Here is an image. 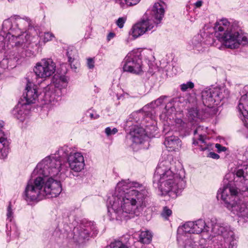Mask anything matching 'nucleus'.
Here are the masks:
<instances>
[{
    "instance_id": "f257e3e1",
    "label": "nucleus",
    "mask_w": 248,
    "mask_h": 248,
    "mask_svg": "<svg viewBox=\"0 0 248 248\" xmlns=\"http://www.w3.org/2000/svg\"><path fill=\"white\" fill-rule=\"evenodd\" d=\"M62 163L60 159L47 157L39 163L34 170L43 177L38 176L29 181L25 190L27 201H38L43 197H56L62 191L60 181L52 177L60 171Z\"/></svg>"
},
{
    "instance_id": "f03ea898",
    "label": "nucleus",
    "mask_w": 248,
    "mask_h": 248,
    "mask_svg": "<svg viewBox=\"0 0 248 248\" xmlns=\"http://www.w3.org/2000/svg\"><path fill=\"white\" fill-rule=\"evenodd\" d=\"M62 163L60 159L47 157L39 163L34 170L43 177L38 176L29 181L25 190L27 201H38L43 197H56L62 191L60 181L52 177L60 171Z\"/></svg>"
},
{
    "instance_id": "7ed1b4c3",
    "label": "nucleus",
    "mask_w": 248,
    "mask_h": 248,
    "mask_svg": "<svg viewBox=\"0 0 248 248\" xmlns=\"http://www.w3.org/2000/svg\"><path fill=\"white\" fill-rule=\"evenodd\" d=\"M140 184L127 180L119 182L116 187V196L114 198L111 208L114 210L116 219L130 218L140 215L143 209L146 207L147 198V191L142 189H128L132 187L138 188Z\"/></svg>"
},
{
    "instance_id": "20e7f679",
    "label": "nucleus",
    "mask_w": 248,
    "mask_h": 248,
    "mask_svg": "<svg viewBox=\"0 0 248 248\" xmlns=\"http://www.w3.org/2000/svg\"><path fill=\"white\" fill-rule=\"evenodd\" d=\"M170 164L168 161L160 162L156 169L154 176L153 182L156 184L162 194H177L185 186L184 177L175 174L171 170Z\"/></svg>"
},
{
    "instance_id": "39448f33",
    "label": "nucleus",
    "mask_w": 248,
    "mask_h": 248,
    "mask_svg": "<svg viewBox=\"0 0 248 248\" xmlns=\"http://www.w3.org/2000/svg\"><path fill=\"white\" fill-rule=\"evenodd\" d=\"M208 231L205 221L199 219L195 222H187L178 230L177 240L183 245L184 248H197L196 242L191 233H200Z\"/></svg>"
},
{
    "instance_id": "423d86ee",
    "label": "nucleus",
    "mask_w": 248,
    "mask_h": 248,
    "mask_svg": "<svg viewBox=\"0 0 248 248\" xmlns=\"http://www.w3.org/2000/svg\"><path fill=\"white\" fill-rule=\"evenodd\" d=\"M220 193L221 198L225 204V206L234 214L242 217H248V208L245 203L239 200L237 197V191L230 186H225L220 189L218 195Z\"/></svg>"
},
{
    "instance_id": "0eeeda50",
    "label": "nucleus",
    "mask_w": 248,
    "mask_h": 248,
    "mask_svg": "<svg viewBox=\"0 0 248 248\" xmlns=\"http://www.w3.org/2000/svg\"><path fill=\"white\" fill-rule=\"evenodd\" d=\"M230 92L225 88L205 89L202 92V102L205 106L212 107L217 105L225 98L229 96Z\"/></svg>"
},
{
    "instance_id": "6e6552de",
    "label": "nucleus",
    "mask_w": 248,
    "mask_h": 248,
    "mask_svg": "<svg viewBox=\"0 0 248 248\" xmlns=\"http://www.w3.org/2000/svg\"><path fill=\"white\" fill-rule=\"evenodd\" d=\"M217 38L226 47L231 49L237 48L240 45L248 44V36L233 29L229 32H224L221 36L217 35Z\"/></svg>"
},
{
    "instance_id": "1a4fd4ad",
    "label": "nucleus",
    "mask_w": 248,
    "mask_h": 248,
    "mask_svg": "<svg viewBox=\"0 0 248 248\" xmlns=\"http://www.w3.org/2000/svg\"><path fill=\"white\" fill-rule=\"evenodd\" d=\"M124 62V71L137 75L141 74L143 72L140 55L138 51H131L129 53Z\"/></svg>"
},
{
    "instance_id": "9d476101",
    "label": "nucleus",
    "mask_w": 248,
    "mask_h": 248,
    "mask_svg": "<svg viewBox=\"0 0 248 248\" xmlns=\"http://www.w3.org/2000/svg\"><path fill=\"white\" fill-rule=\"evenodd\" d=\"M33 70L38 78L46 79L55 73L56 64L51 59H43L36 64Z\"/></svg>"
},
{
    "instance_id": "9b49d317",
    "label": "nucleus",
    "mask_w": 248,
    "mask_h": 248,
    "mask_svg": "<svg viewBox=\"0 0 248 248\" xmlns=\"http://www.w3.org/2000/svg\"><path fill=\"white\" fill-rule=\"evenodd\" d=\"M155 27L153 20L150 19L143 20L134 25L131 31V34L136 38L145 32L151 31Z\"/></svg>"
},
{
    "instance_id": "f8f14e48",
    "label": "nucleus",
    "mask_w": 248,
    "mask_h": 248,
    "mask_svg": "<svg viewBox=\"0 0 248 248\" xmlns=\"http://www.w3.org/2000/svg\"><path fill=\"white\" fill-rule=\"evenodd\" d=\"M70 168L76 172H79L84 169L85 163L83 156L80 153H71L68 158Z\"/></svg>"
},
{
    "instance_id": "ddd939ff",
    "label": "nucleus",
    "mask_w": 248,
    "mask_h": 248,
    "mask_svg": "<svg viewBox=\"0 0 248 248\" xmlns=\"http://www.w3.org/2000/svg\"><path fill=\"white\" fill-rule=\"evenodd\" d=\"M26 47L27 45L24 42H21L19 41H17L13 49L8 52L6 56V58L3 59H8V63L10 61H16L20 57L23 56L22 52Z\"/></svg>"
},
{
    "instance_id": "4468645a",
    "label": "nucleus",
    "mask_w": 248,
    "mask_h": 248,
    "mask_svg": "<svg viewBox=\"0 0 248 248\" xmlns=\"http://www.w3.org/2000/svg\"><path fill=\"white\" fill-rule=\"evenodd\" d=\"M166 6L165 3L160 1L155 2L152 9V16L154 25H157L161 22L165 13V9Z\"/></svg>"
},
{
    "instance_id": "2eb2a0df",
    "label": "nucleus",
    "mask_w": 248,
    "mask_h": 248,
    "mask_svg": "<svg viewBox=\"0 0 248 248\" xmlns=\"http://www.w3.org/2000/svg\"><path fill=\"white\" fill-rule=\"evenodd\" d=\"M232 29V25L226 18H222L217 21L215 25L214 30L215 35L217 38V35L221 36L224 32H229Z\"/></svg>"
},
{
    "instance_id": "dca6fc26",
    "label": "nucleus",
    "mask_w": 248,
    "mask_h": 248,
    "mask_svg": "<svg viewBox=\"0 0 248 248\" xmlns=\"http://www.w3.org/2000/svg\"><path fill=\"white\" fill-rule=\"evenodd\" d=\"M217 235L222 236L224 238L227 239L230 236H232V232L229 231L220 223L216 222L212 224V234L210 237L212 238Z\"/></svg>"
},
{
    "instance_id": "f3484780",
    "label": "nucleus",
    "mask_w": 248,
    "mask_h": 248,
    "mask_svg": "<svg viewBox=\"0 0 248 248\" xmlns=\"http://www.w3.org/2000/svg\"><path fill=\"white\" fill-rule=\"evenodd\" d=\"M130 135L132 141L136 144L141 143L146 136L144 129L141 127L134 128L130 131Z\"/></svg>"
},
{
    "instance_id": "a211bd4d",
    "label": "nucleus",
    "mask_w": 248,
    "mask_h": 248,
    "mask_svg": "<svg viewBox=\"0 0 248 248\" xmlns=\"http://www.w3.org/2000/svg\"><path fill=\"white\" fill-rule=\"evenodd\" d=\"M164 143L170 151L179 149L181 147V141L178 137L171 136L166 138Z\"/></svg>"
},
{
    "instance_id": "6ab92c4d",
    "label": "nucleus",
    "mask_w": 248,
    "mask_h": 248,
    "mask_svg": "<svg viewBox=\"0 0 248 248\" xmlns=\"http://www.w3.org/2000/svg\"><path fill=\"white\" fill-rule=\"evenodd\" d=\"M26 90V96L24 97L26 100V104L29 105L34 103L38 97V93L36 87L34 85L31 87L28 84Z\"/></svg>"
},
{
    "instance_id": "aec40b11",
    "label": "nucleus",
    "mask_w": 248,
    "mask_h": 248,
    "mask_svg": "<svg viewBox=\"0 0 248 248\" xmlns=\"http://www.w3.org/2000/svg\"><path fill=\"white\" fill-rule=\"evenodd\" d=\"M27 108L28 105L26 103H19L14 108L13 113L17 119L23 121L29 112Z\"/></svg>"
},
{
    "instance_id": "412c9836",
    "label": "nucleus",
    "mask_w": 248,
    "mask_h": 248,
    "mask_svg": "<svg viewBox=\"0 0 248 248\" xmlns=\"http://www.w3.org/2000/svg\"><path fill=\"white\" fill-rule=\"evenodd\" d=\"M9 153V142L4 132L0 129V157H6Z\"/></svg>"
},
{
    "instance_id": "4be33fe9",
    "label": "nucleus",
    "mask_w": 248,
    "mask_h": 248,
    "mask_svg": "<svg viewBox=\"0 0 248 248\" xmlns=\"http://www.w3.org/2000/svg\"><path fill=\"white\" fill-rule=\"evenodd\" d=\"M238 109L244 117L248 116V95L245 94L241 97Z\"/></svg>"
},
{
    "instance_id": "5701e85b",
    "label": "nucleus",
    "mask_w": 248,
    "mask_h": 248,
    "mask_svg": "<svg viewBox=\"0 0 248 248\" xmlns=\"http://www.w3.org/2000/svg\"><path fill=\"white\" fill-rule=\"evenodd\" d=\"M153 235L148 231H142L139 236L140 242L143 244H149L152 239Z\"/></svg>"
},
{
    "instance_id": "b1692460",
    "label": "nucleus",
    "mask_w": 248,
    "mask_h": 248,
    "mask_svg": "<svg viewBox=\"0 0 248 248\" xmlns=\"http://www.w3.org/2000/svg\"><path fill=\"white\" fill-rule=\"evenodd\" d=\"M89 236V231L83 229L78 230V229L74 230V236L75 239L79 240L84 239Z\"/></svg>"
},
{
    "instance_id": "393cba45",
    "label": "nucleus",
    "mask_w": 248,
    "mask_h": 248,
    "mask_svg": "<svg viewBox=\"0 0 248 248\" xmlns=\"http://www.w3.org/2000/svg\"><path fill=\"white\" fill-rule=\"evenodd\" d=\"M12 23L10 19H6L4 20L2 24V30L4 32H7L8 34H11L10 31L12 30Z\"/></svg>"
},
{
    "instance_id": "a878e982",
    "label": "nucleus",
    "mask_w": 248,
    "mask_h": 248,
    "mask_svg": "<svg viewBox=\"0 0 248 248\" xmlns=\"http://www.w3.org/2000/svg\"><path fill=\"white\" fill-rule=\"evenodd\" d=\"M110 248H128V246L121 241H115L110 244Z\"/></svg>"
},
{
    "instance_id": "bb28decb",
    "label": "nucleus",
    "mask_w": 248,
    "mask_h": 248,
    "mask_svg": "<svg viewBox=\"0 0 248 248\" xmlns=\"http://www.w3.org/2000/svg\"><path fill=\"white\" fill-rule=\"evenodd\" d=\"M8 68V59H2L0 62V76Z\"/></svg>"
},
{
    "instance_id": "cd10ccee",
    "label": "nucleus",
    "mask_w": 248,
    "mask_h": 248,
    "mask_svg": "<svg viewBox=\"0 0 248 248\" xmlns=\"http://www.w3.org/2000/svg\"><path fill=\"white\" fill-rule=\"evenodd\" d=\"M8 46L7 43H6L5 38L2 35H0V52H2L6 49Z\"/></svg>"
},
{
    "instance_id": "c85d7f7f",
    "label": "nucleus",
    "mask_w": 248,
    "mask_h": 248,
    "mask_svg": "<svg viewBox=\"0 0 248 248\" xmlns=\"http://www.w3.org/2000/svg\"><path fill=\"white\" fill-rule=\"evenodd\" d=\"M172 214L171 210L169 209L168 207L165 206L163 208L162 212L161 213V216L162 217L166 219H167L169 217L171 216Z\"/></svg>"
},
{
    "instance_id": "c756f323",
    "label": "nucleus",
    "mask_w": 248,
    "mask_h": 248,
    "mask_svg": "<svg viewBox=\"0 0 248 248\" xmlns=\"http://www.w3.org/2000/svg\"><path fill=\"white\" fill-rule=\"evenodd\" d=\"M194 86V83L191 81H188L186 83H184L181 85V89L183 91H186L188 89H191Z\"/></svg>"
},
{
    "instance_id": "7c9ffc66",
    "label": "nucleus",
    "mask_w": 248,
    "mask_h": 248,
    "mask_svg": "<svg viewBox=\"0 0 248 248\" xmlns=\"http://www.w3.org/2000/svg\"><path fill=\"white\" fill-rule=\"evenodd\" d=\"M54 37V35L50 32L45 33L43 37V41L44 42H47L52 40Z\"/></svg>"
},
{
    "instance_id": "2f4dec72",
    "label": "nucleus",
    "mask_w": 248,
    "mask_h": 248,
    "mask_svg": "<svg viewBox=\"0 0 248 248\" xmlns=\"http://www.w3.org/2000/svg\"><path fill=\"white\" fill-rule=\"evenodd\" d=\"M118 132V130L116 128L112 129L109 127H108L105 129V133L107 136H110L116 134Z\"/></svg>"
},
{
    "instance_id": "473e14b6",
    "label": "nucleus",
    "mask_w": 248,
    "mask_h": 248,
    "mask_svg": "<svg viewBox=\"0 0 248 248\" xmlns=\"http://www.w3.org/2000/svg\"><path fill=\"white\" fill-rule=\"evenodd\" d=\"M126 18L125 17H119L116 21L117 25L120 28H122L125 22Z\"/></svg>"
},
{
    "instance_id": "72a5a7b5",
    "label": "nucleus",
    "mask_w": 248,
    "mask_h": 248,
    "mask_svg": "<svg viewBox=\"0 0 248 248\" xmlns=\"http://www.w3.org/2000/svg\"><path fill=\"white\" fill-rule=\"evenodd\" d=\"M13 211L11 209V203L9 204L8 208H7V219L9 220L10 221H12L13 218Z\"/></svg>"
},
{
    "instance_id": "f704fd0d",
    "label": "nucleus",
    "mask_w": 248,
    "mask_h": 248,
    "mask_svg": "<svg viewBox=\"0 0 248 248\" xmlns=\"http://www.w3.org/2000/svg\"><path fill=\"white\" fill-rule=\"evenodd\" d=\"M125 3L128 6H132L137 4L140 0H124Z\"/></svg>"
},
{
    "instance_id": "c9c22d12",
    "label": "nucleus",
    "mask_w": 248,
    "mask_h": 248,
    "mask_svg": "<svg viewBox=\"0 0 248 248\" xmlns=\"http://www.w3.org/2000/svg\"><path fill=\"white\" fill-rule=\"evenodd\" d=\"M215 147L217 149L218 152H224L227 150V148L225 147L222 146L218 143L216 144Z\"/></svg>"
},
{
    "instance_id": "e433bc0d",
    "label": "nucleus",
    "mask_w": 248,
    "mask_h": 248,
    "mask_svg": "<svg viewBox=\"0 0 248 248\" xmlns=\"http://www.w3.org/2000/svg\"><path fill=\"white\" fill-rule=\"evenodd\" d=\"M88 66L90 69H92L94 67V61L92 58H89L87 60Z\"/></svg>"
},
{
    "instance_id": "4c0bfd02",
    "label": "nucleus",
    "mask_w": 248,
    "mask_h": 248,
    "mask_svg": "<svg viewBox=\"0 0 248 248\" xmlns=\"http://www.w3.org/2000/svg\"><path fill=\"white\" fill-rule=\"evenodd\" d=\"M208 156L213 159H218L219 158V155L214 152H210Z\"/></svg>"
},
{
    "instance_id": "58836bf2",
    "label": "nucleus",
    "mask_w": 248,
    "mask_h": 248,
    "mask_svg": "<svg viewBox=\"0 0 248 248\" xmlns=\"http://www.w3.org/2000/svg\"><path fill=\"white\" fill-rule=\"evenodd\" d=\"M115 3L118 4L121 8H124L125 7V2H124L123 0H115Z\"/></svg>"
},
{
    "instance_id": "ea45409f",
    "label": "nucleus",
    "mask_w": 248,
    "mask_h": 248,
    "mask_svg": "<svg viewBox=\"0 0 248 248\" xmlns=\"http://www.w3.org/2000/svg\"><path fill=\"white\" fill-rule=\"evenodd\" d=\"M244 171L242 169L238 170L236 173V175L238 177H241L244 176Z\"/></svg>"
},
{
    "instance_id": "a19ab883",
    "label": "nucleus",
    "mask_w": 248,
    "mask_h": 248,
    "mask_svg": "<svg viewBox=\"0 0 248 248\" xmlns=\"http://www.w3.org/2000/svg\"><path fill=\"white\" fill-rule=\"evenodd\" d=\"M164 97H161L155 101V102L156 103L157 105H161L162 103L164 100Z\"/></svg>"
},
{
    "instance_id": "79ce46f5",
    "label": "nucleus",
    "mask_w": 248,
    "mask_h": 248,
    "mask_svg": "<svg viewBox=\"0 0 248 248\" xmlns=\"http://www.w3.org/2000/svg\"><path fill=\"white\" fill-rule=\"evenodd\" d=\"M202 4V0H198L195 3V6L196 8L200 7Z\"/></svg>"
},
{
    "instance_id": "37998d69",
    "label": "nucleus",
    "mask_w": 248,
    "mask_h": 248,
    "mask_svg": "<svg viewBox=\"0 0 248 248\" xmlns=\"http://www.w3.org/2000/svg\"><path fill=\"white\" fill-rule=\"evenodd\" d=\"M115 34L114 33L110 32L108 35V40H110L111 39L114 37Z\"/></svg>"
},
{
    "instance_id": "c03bdc74",
    "label": "nucleus",
    "mask_w": 248,
    "mask_h": 248,
    "mask_svg": "<svg viewBox=\"0 0 248 248\" xmlns=\"http://www.w3.org/2000/svg\"><path fill=\"white\" fill-rule=\"evenodd\" d=\"M244 156L246 159L248 160V147L247 148L244 154Z\"/></svg>"
},
{
    "instance_id": "a18cd8bd",
    "label": "nucleus",
    "mask_w": 248,
    "mask_h": 248,
    "mask_svg": "<svg viewBox=\"0 0 248 248\" xmlns=\"http://www.w3.org/2000/svg\"><path fill=\"white\" fill-rule=\"evenodd\" d=\"M199 140L201 141H202V142H204V136H202V135H199Z\"/></svg>"
},
{
    "instance_id": "49530a36",
    "label": "nucleus",
    "mask_w": 248,
    "mask_h": 248,
    "mask_svg": "<svg viewBox=\"0 0 248 248\" xmlns=\"http://www.w3.org/2000/svg\"><path fill=\"white\" fill-rule=\"evenodd\" d=\"M90 116L91 118H92V119H96L98 117V115H95V116H94L93 114V113H91L90 114Z\"/></svg>"
},
{
    "instance_id": "de8ad7c7",
    "label": "nucleus",
    "mask_w": 248,
    "mask_h": 248,
    "mask_svg": "<svg viewBox=\"0 0 248 248\" xmlns=\"http://www.w3.org/2000/svg\"><path fill=\"white\" fill-rule=\"evenodd\" d=\"M69 51H67V54L68 56V59H69V62H72L73 61V59L69 55Z\"/></svg>"
},
{
    "instance_id": "09e8293b",
    "label": "nucleus",
    "mask_w": 248,
    "mask_h": 248,
    "mask_svg": "<svg viewBox=\"0 0 248 248\" xmlns=\"http://www.w3.org/2000/svg\"><path fill=\"white\" fill-rule=\"evenodd\" d=\"M200 130V127H199V128H197V129H196V130L194 131V134H195V135H196V134H198V133H199V132Z\"/></svg>"
},
{
    "instance_id": "8fccbe9b",
    "label": "nucleus",
    "mask_w": 248,
    "mask_h": 248,
    "mask_svg": "<svg viewBox=\"0 0 248 248\" xmlns=\"http://www.w3.org/2000/svg\"><path fill=\"white\" fill-rule=\"evenodd\" d=\"M21 37V36H18L17 37H16V38H19V39Z\"/></svg>"
}]
</instances>
